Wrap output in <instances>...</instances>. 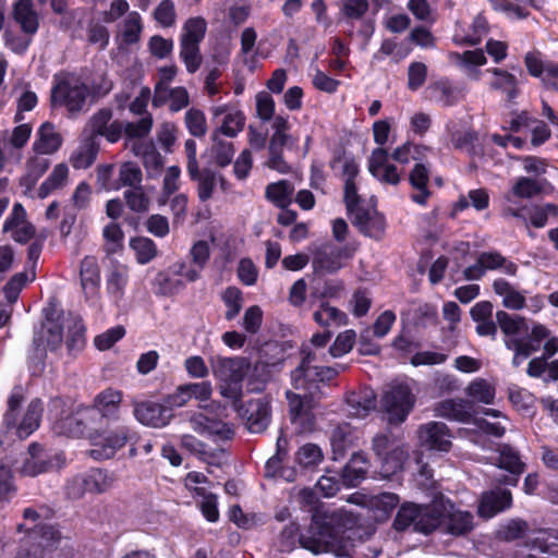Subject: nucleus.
<instances>
[{
  "label": "nucleus",
  "instance_id": "nucleus-29",
  "mask_svg": "<svg viewBox=\"0 0 558 558\" xmlns=\"http://www.w3.org/2000/svg\"><path fill=\"white\" fill-rule=\"evenodd\" d=\"M352 222L364 234L379 239L384 234L386 222L383 215L374 208H362L350 216Z\"/></svg>",
  "mask_w": 558,
  "mask_h": 558
},
{
  "label": "nucleus",
  "instance_id": "nucleus-26",
  "mask_svg": "<svg viewBox=\"0 0 558 558\" xmlns=\"http://www.w3.org/2000/svg\"><path fill=\"white\" fill-rule=\"evenodd\" d=\"M418 438L423 446L432 450L447 452L451 447L448 427L440 422H429L421 426Z\"/></svg>",
  "mask_w": 558,
  "mask_h": 558
},
{
  "label": "nucleus",
  "instance_id": "nucleus-1",
  "mask_svg": "<svg viewBox=\"0 0 558 558\" xmlns=\"http://www.w3.org/2000/svg\"><path fill=\"white\" fill-rule=\"evenodd\" d=\"M23 400L22 387H14L9 396L8 410L0 428V445L3 447L11 446L15 440L27 438L39 427L43 402L39 399L32 400L25 412L21 414L20 407Z\"/></svg>",
  "mask_w": 558,
  "mask_h": 558
},
{
  "label": "nucleus",
  "instance_id": "nucleus-34",
  "mask_svg": "<svg viewBox=\"0 0 558 558\" xmlns=\"http://www.w3.org/2000/svg\"><path fill=\"white\" fill-rule=\"evenodd\" d=\"M399 496L393 493L364 496L362 504L372 512L377 521L386 520L398 506Z\"/></svg>",
  "mask_w": 558,
  "mask_h": 558
},
{
  "label": "nucleus",
  "instance_id": "nucleus-28",
  "mask_svg": "<svg viewBox=\"0 0 558 558\" xmlns=\"http://www.w3.org/2000/svg\"><path fill=\"white\" fill-rule=\"evenodd\" d=\"M144 29L143 19L136 11H131L119 24L116 36L118 46L122 49L140 43Z\"/></svg>",
  "mask_w": 558,
  "mask_h": 558
},
{
  "label": "nucleus",
  "instance_id": "nucleus-30",
  "mask_svg": "<svg viewBox=\"0 0 558 558\" xmlns=\"http://www.w3.org/2000/svg\"><path fill=\"white\" fill-rule=\"evenodd\" d=\"M190 424L193 430L198 434H209L222 439H230L234 434L229 424L217 418L208 417L203 412L192 414L190 416Z\"/></svg>",
  "mask_w": 558,
  "mask_h": 558
},
{
  "label": "nucleus",
  "instance_id": "nucleus-57",
  "mask_svg": "<svg viewBox=\"0 0 558 558\" xmlns=\"http://www.w3.org/2000/svg\"><path fill=\"white\" fill-rule=\"evenodd\" d=\"M178 72V68L175 65L162 66L158 71L159 80L154 88V97L153 105L155 107L162 106V100L165 99L166 89L169 88V84L173 81Z\"/></svg>",
  "mask_w": 558,
  "mask_h": 558
},
{
  "label": "nucleus",
  "instance_id": "nucleus-42",
  "mask_svg": "<svg viewBox=\"0 0 558 558\" xmlns=\"http://www.w3.org/2000/svg\"><path fill=\"white\" fill-rule=\"evenodd\" d=\"M411 186L416 191L412 195V201L420 205H425L430 192L427 187L429 182V170L421 162L414 165L409 175Z\"/></svg>",
  "mask_w": 558,
  "mask_h": 558
},
{
  "label": "nucleus",
  "instance_id": "nucleus-32",
  "mask_svg": "<svg viewBox=\"0 0 558 558\" xmlns=\"http://www.w3.org/2000/svg\"><path fill=\"white\" fill-rule=\"evenodd\" d=\"M498 466L510 472V475L497 481L507 485H517L519 475L524 471V463L517 450L508 445H504L499 450Z\"/></svg>",
  "mask_w": 558,
  "mask_h": 558
},
{
  "label": "nucleus",
  "instance_id": "nucleus-17",
  "mask_svg": "<svg viewBox=\"0 0 558 558\" xmlns=\"http://www.w3.org/2000/svg\"><path fill=\"white\" fill-rule=\"evenodd\" d=\"M123 401V392L114 388H106L98 392L88 410L96 412L94 420L96 423H101L109 420H118L120 408Z\"/></svg>",
  "mask_w": 558,
  "mask_h": 558
},
{
  "label": "nucleus",
  "instance_id": "nucleus-25",
  "mask_svg": "<svg viewBox=\"0 0 558 558\" xmlns=\"http://www.w3.org/2000/svg\"><path fill=\"white\" fill-rule=\"evenodd\" d=\"M62 145V134L53 123L46 121L36 130L31 148L32 151L51 156L58 153Z\"/></svg>",
  "mask_w": 558,
  "mask_h": 558
},
{
  "label": "nucleus",
  "instance_id": "nucleus-2",
  "mask_svg": "<svg viewBox=\"0 0 558 558\" xmlns=\"http://www.w3.org/2000/svg\"><path fill=\"white\" fill-rule=\"evenodd\" d=\"M136 433L126 424L117 420L96 423L90 429L89 444L92 449L88 454L94 460H107L124 448L128 444H134Z\"/></svg>",
  "mask_w": 558,
  "mask_h": 558
},
{
  "label": "nucleus",
  "instance_id": "nucleus-46",
  "mask_svg": "<svg viewBox=\"0 0 558 558\" xmlns=\"http://www.w3.org/2000/svg\"><path fill=\"white\" fill-rule=\"evenodd\" d=\"M211 141L209 153L213 161L221 168L229 166L235 153L233 143L221 138L218 133H213Z\"/></svg>",
  "mask_w": 558,
  "mask_h": 558
},
{
  "label": "nucleus",
  "instance_id": "nucleus-43",
  "mask_svg": "<svg viewBox=\"0 0 558 558\" xmlns=\"http://www.w3.org/2000/svg\"><path fill=\"white\" fill-rule=\"evenodd\" d=\"M428 97L444 106L450 107L457 104L462 97L460 89L447 80H441L427 87Z\"/></svg>",
  "mask_w": 558,
  "mask_h": 558
},
{
  "label": "nucleus",
  "instance_id": "nucleus-23",
  "mask_svg": "<svg viewBox=\"0 0 558 558\" xmlns=\"http://www.w3.org/2000/svg\"><path fill=\"white\" fill-rule=\"evenodd\" d=\"M3 231L19 243L28 242L35 234V227L26 220V210L22 204L15 203L3 223Z\"/></svg>",
  "mask_w": 558,
  "mask_h": 558
},
{
  "label": "nucleus",
  "instance_id": "nucleus-21",
  "mask_svg": "<svg viewBox=\"0 0 558 558\" xmlns=\"http://www.w3.org/2000/svg\"><path fill=\"white\" fill-rule=\"evenodd\" d=\"M46 154L31 150L25 161V172L20 179V185L27 197L35 198V186L38 180L47 172L51 162Z\"/></svg>",
  "mask_w": 558,
  "mask_h": 558
},
{
  "label": "nucleus",
  "instance_id": "nucleus-50",
  "mask_svg": "<svg viewBox=\"0 0 558 558\" xmlns=\"http://www.w3.org/2000/svg\"><path fill=\"white\" fill-rule=\"evenodd\" d=\"M314 320L323 327H340L347 325L348 316L337 307L324 303L314 313Z\"/></svg>",
  "mask_w": 558,
  "mask_h": 558
},
{
  "label": "nucleus",
  "instance_id": "nucleus-5",
  "mask_svg": "<svg viewBox=\"0 0 558 558\" xmlns=\"http://www.w3.org/2000/svg\"><path fill=\"white\" fill-rule=\"evenodd\" d=\"M543 342V356L550 359L558 352V337L545 325L534 323L526 338L507 339L505 345L513 352L512 365L518 367L533 353L539 351Z\"/></svg>",
  "mask_w": 558,
  "mask_h": 558
},
{
  "label": "nucleus",
  "instance_id": "nucleus-36",
  "mask_svg": "<svg viewBox=\"0 0 558 558\" xmlns=\"http://www.w3.org/2000/svg\"><path fill=\"white\" fill-rule=\"evenodd\" d=\"M447 142L453 148L472 153L474 150V142L476 133L465 128L461 122L449 121L446 124Z\"/></svg>",
  "mask_w": 558,
  "mask_h": 558
},
{
  "label": "nucleus",
  "instance_id": "nucleus-40",
  "mask_svg": "<svg viewBox=\"0 0 558 558\" xmlns=\"http://www.w3.org/2000/svg\"><path fill=\"white\" fill-rule=\"evenodd\" d=\"M69 172L65 163H57L39 187L35 189V198L45 199L52 192L63 189L68 184Z\"/></svg>",
  "mask_w": 558,
  "mask_h": 558
},
{
  "label": "nucleus",
  "instance_id": "nucleus-10",
  "mask_svg": "<svg viewBox=\"0 0 558 558\" xmlns=\"http://www.w3.org/2000/svg\"><path fill=\"white\" fill-rule=\"evenodd\" d=\"M300 366L291 373L292 384L295 389L312 390L317 388V383L329 381L337 376V371L331 367L319 366L315 364L317 361L316 352H306Z\"/></svg>",
  "mask_w": 558,
  "mask_h": 558
},
{
  "label": "nucleus",
  "instance_id": "nucleus-44",
  "mask_svg": "<svg viewBox=\"0 0 558 558\" xmlns=\"http://www.w3.org/2000/svg\"><path fill=\"white\" fill-rule=\"evenodd\" d=\"M129 282V269L123 265H116L109 271L106 280V289L114 302H119Z\"/></svg>",
  "mask_w": 558,
  "mask_h": 558
},
{
  "label": "nucleus",
  "instance_id": "nucleus-51",
  "mask_svg": "<svg viewBox=\"0 0 558 558\" xmlns=\"http://www.w3.org/2000/svg\"><path fill=\"white\" fill-rule=\"evenodd\" d=\"M331 169L336 175L340 177L344 182L355 181L360 168L356 160L348 155H339L331 161Z\"/></svg>",
  "mask_w": 558,
  "mask_h": 558
},
{
  "label": "nucleus",
  "instance_id": "nucleus-12",
  "mask_svg": "<svg viewBox=\"0 0 558 558\" xmlns=\"http://www.w3.org/2000/svg\"><path fill=\"white\" fill-rule=\"evenodd\" d=\"M114 477L106 470L90 469L78 474L69 483L68 494L73 498H80L85 494H102L109 490Z\"/></svg>",
  "mask_w": 558,
  "mask_h": 558
},
{
  "label": "nucleus",
  "instance_id": "nucleus-39",
  "mask_svg": "<svg viewBox=\"0 0 558 558\" xmlns=\"http://www.w3.org/2000/svg\"><path fill=\"white\" fill-rule=\"evenodd\" d=\"M436 412L438 416L466 423L472 417V404L463 399H449L440 402Z\"/></svg>",
  "mask_w": 558,
  "mask_h": 558
},
{
  "label": "nucleus",
  "instance_id": "nucleus-47",
  "mask_svg": "<svg viewBox=\"0 0 558 558\" xmlns=\"http://www.w3.org/2000/svg\"><path fill=\"white\" fill-rule=\"evenodd\" d=\"M294 186L288 180H280L266 186V198L277 207L286 208L292 202Z\"/></svg>",
  "mask_w": 558,
  "mask_h": 558
},
{
  "label": "nucleus",
  "instance_id": "nucleus-64",
  "mask_svg": "<svg viewBox=\"0 0 558 558\" xmlns=\"http://www.w3.org/2000/svg\"><path fill=\"white\" fill-rule=\"evenodd\" d=\"M541 192L539 184L530 178H520L512 186V190L506 194V199L511 202L512 197L531 198Z\"/></svg>",
  "mask_w": 558,
  "mask_h": 558
},
{
  "label": "nucleus",
  "instance_id": "nucleus-16",
  "mask_svg": "<svg viewBox=\"0 0 558 558\" xmlns=\"http://www.w3.org/2000/svg\"><path fill=\"white\" fill-rule=\"evenodd\" d=\"M239 415L245 418L251 433L264 432L270 422V405L266 399L250 400L245 405L233 402Z\"/></svg>",
  "mask_w": 558,
  "mask_h": 558
},
{
  "label": "nucleus",
  "instance_id": "nucleus-13",
  "mask_svg": "<svg viewBox=\"0 0 558 558\" xmlns=\"http://www.w3.org/2000/svg\"><path fill=\"white\" fill-rule=\"evenodd\" d=\"M488 270H500L505 275L515 276L518 265L507 259L499 252H482L478 254L476 263L466 267L463 275L466 280H480Z\"/></svg>",
  "mask_w": 558,
  "mask_h": 558
},
{
  "label": "nucleus",
  "instance_id": "nucleus-24",
  "mask_svg": "<svg viewBox=\"0 0 558 558\" xmlns=\"http://www.w3.org/2000/svg\"><path fill=\"white\" fill-rule=\"evenodd\" d=\"M81 287L87 302L95 304L99 296L100 268L95 256H85L80 267Z\"/></svg>",
  "mask_w": 558,
  "mask_h": 558
},
{
  "label": "nucleus",
  "instance_id": "nucleus-20",
  "mask_svg": "<svg viewBox=\"0 0 558 558\" xmlns=\"http://www.w3.org/2000/svg\"><path fill=\"white\" fill-rule=\"evenodd\" d=\"M313 391L311 396L287 391L290 415L292 423L300 427L301 432H311L315 425V417L311 410L313 408Z\"/></svg>",
  "mask_w": 558,
  "mask_h": 558
},
{
  "label": "nucleus",
  "instance_id": "nucleus-56",
  "mask_svg": "<svg viewBox=\"0 0 558 558\" xmlns=\"http://www.w3.org/2000/svg\"><path fill=\"white\" fill-rule=\"evenodd\" d=\"M466 393L477 402L490 404L495 399V387L486 379L476 378L469 384Z\"/></svg>",
  "mask_w": 558,
  "mask_h": 558
},
{
  "label": "nucleus",
  "instance_id": "nucleus-48",
  "mask_svg": "<svg viewBox=\"0 0 558 558\" xmlns=\"http://www.w3.org/2000/svg\"><path fill=\"white\" fill-rule=\"evenodd\" d=\"M17 530L19 532H26L34 541L40 537L39 544L41 546H54L62 538L61 532L53 525L25 526L24 524H20Z\"/></svg>",
  "mask_w": 558,
  "mask_h": 558
},
{
  "label": "nucleus",
  "instance_id": "nucleus-15",
  "mask_svg": "<svg viewBox=\"0 0 558 558\" xmlns=\"http://www.w3.org/2000/svg\"><path fill=\"white\" fill-rule=\"evenodd\" d=\"M95 414L87 405H80L74 412L58 420L54 429L70 437H85L89 441L90 429L96 424L93 417Z\"/></svg>",
  "mask_w": 558,
  "mask_h": 558
},
{
  "label": "nucleus",
  "instance_id": "nucleus-55",
  "mask_svg": "<svg viewBox=\"0 0 558 558\" xmlns=\"http://www.w3.org/2000/svg\"><path fill=\"white\" fill-rule=\"evenodd\" d=\"M35 279V272L31 270L29 272H19L15 274L4 286L3 293L8 304L13 305L28 281H33Z\"/></svg>",
  "mask_w": 558,
  "mask_h": 558
},
{
  "label": "nucleus",
  "instance_id": "nucleus-6",
  "mask_svg": "<svg viewBox=\"0 0 558 558\" xmlns=\"http://www.w3.org/2000/svg\"><path fill=\"white\" fill-rule=\"evenodd\" d=\"M439 512L435 508L407 502L398 510L393 527L397 531L412 529L414 532L428 534L439 526Z\"/></svg>",
  "mask_w": 558,
  "mask_h": 558
},
{
  "label": "nucleus",
  "instance_id": "nucleus-59",
  "mask_svg": "<svg viewBox=\"0 0 558 558\" xmlns=\"http://www.w3.org/2000/svg\"><path fill=\"white\" fill-rule=\"evenodd\" d=\"M130 246L135 252L136 260L141 265L149 263L157 255V246L149 238L138 236L132 239Z\"/></svg>",
  "mask_w": 558,
  "mask_h": 558
},
{
  "label": "nucleus",
  "instance_id": "nucleus-27",
  "mask_svg": "<svg viewBox=\"0 0 558 558\" xmlns=\"http://www.w3.org/2000/svg\"><path fill=\"white\" fill-rule=\"evenodd\" d=\"M512 505V496L508 489H493L483 493L477 512L484 519H490L497 513L510 508Z\"/></svg>",
  "mask_w": 558,
  "mask_h": 558
},
{
  "label": "nucleus",
  "instance_id": "nucleus-31",
  "mask_svg": "<svg viewBox=\"0 0 558 558\" xmlns=\"http://www.w3.org/2000/svg\"><path fill=\"white\" fill-rule=\"evenodd\" d=\"M442 507L446 513H439V526L444 525L448 533L463 535L473 529V515L469 511L456 510L452 505H449V509L445 505Z\"/></svg>",
  "mask_w": 558,
  "mask_h": 558
},
{
  "label": "nucleus",
  "instance_id": "nucleus-58",
  "mask_svg": "<svg viewBox=\"0 0 558 558\" xmlns=\"http://www.w3.org/2000/svg\"><path fill=\"white\" fill-rule=\"evenodd\" d=\"M489 205V194L485 189H475L471 190L468 193V196H461L459 201L454 205L456 210H464L469 206L474 207L476 210L481 211L488 207Z\"/></svg>",
  "mask_w": 558,
  "mask_h": 558
},
{
  "label": "nucleus",
  "instance_id": "nucleus-60",
  "mask_svg": "<svg viewBox=\"0 0 558 558\" xmlns=\"http://www.w3.org/2000/svg\"><path fill=\"white\" fill-rule=\"evenodd\" d=\"M97 147L93 143H84L70 156V162L75 169H86L93 165L97 157Z\"/></svg>",
  "mask_w": 558,
  "mask_h": 558
},
{
  "label": "nucleus",
  "instance_id": "nucleus-45",
  "mask_svg": "<svg viewBox=\"0 0 558 558\" xmlns=\"http://www.w3.org/2000/svg\"><path fill=\"white\" fill-rule=\"evenodd\" d=\"M14 19L24 33L34 35L38 29V17L32 0H19L14 7Z\"/></svg>",
  "mask_w": 558,
  "mask_h": 558
},
{
  "label": "nucleus",
  "instance_id": "nucleus-54",
  "mask_svg": "<svg viewBox=\"0 0 558 558\" xmlns=\"http://www.w3.org/2000/svg\"><path fill=\"white\" fill-rule=\"evenodd\" d=\"M354 432L349 425H340L332 430L331 434V447L333 453L338 457H342L345 451L353 446Z\"/></svg>",
  "mask_w": 558,
  "mask_h": 558
},
{
  "label": "nucleus",
  "instance_id": "nucleus-8",
  "mask_svg": "<svg viewBox=\"0 0 558 558\" xmlns=\"http://www.w3.org/2000/svg\"><path fill=\"white\" fill-rule=\"evenodd\" d=\"M372 448L381 462V473L388 477L398 472L407 458L402 442L389 432L378 433L374 436Z\"/></svg>",
  "mask_w": 558,
  "mask_h": 558
},
{
  "label": "nucleus",
  "instance_id": "nucleus-4",
  "mask_svg": "<svg viewBox=\"0 0 558 558\" xmlns=\"http://www.w3.org/2000/svg\"><path fill=\"white\" fill-rule=\"evenodd\" d=\"M333 522L335 518L332 515L314 512L308 529L300 536L302 547L315 555L331 553L343 556L345 550L340 544Z\"/></svg>",
  "mask_w": 558,
  "mask_h": 558
},
{
  "label": "nucleus",
  "instance_id": "nucleus-14",
  "mask_svg": "<svg viewBox=\"0 0 558 558\" xmlns=\"http://www.w3.org/2000/svg\"><path fill=\"white\" fill-rule=\"evenodd\" d=\"M415 399L407 385L392 386L383 398V407L390 423H402L414 405Z\"/></svg>",
  "mask_w": 558,
  "mask_h": 558
},
{
  "label": "nucleus",
  "instance_id": "nucleus-35",
  "mask_svg": "<svg viewBox=\"0 0 558 558\" xmlns=\"http://www.w3.org/2000/svg\"><path fill=\"white\" fill-rule=\"evenodd\" d=\"M486 72L494 76L489 87L505 94L507 101H513L519 96V80L513 73L500 68H490Z\"/></svg>",
  "mask_w": 558,
  "mask_h": 558
},
{
  "label": "nucleus",
  "instance_id": "nucleus-41",
  "mask_svg": "<svg viewBox=\"0 0 558 558\" xmlns=\"http://www.w3.org/2000/svg\"><path fill=\"white\" fill-rule=\"evenodd\" d=\"M494 292L502 298V305L512 311H520L525 306V296L515 289L510 282L502 278L495 279L493 282Z\"/></svg>",
  "mask_w": 558,
  "mask_h": 558
},
{
  "label": "nucleus",
  "instance_id": "nucleus-7",
  "mask_svg": "<svg viewBox=\"0 0 558 558\" xmlns=\"http://www.w3.org/2000/svg\"><path fill=\"white\" fill-rule=\"evenodd\" d=\"M312 266L314 271L320 275L333 274L343 268L350 260L355 247L351 244L337 245L333 243H324L311 248Z\"/></svg>",
  "mask_w": 558,
  "mask_h": 558
},
{
  "label": "nucleus",
  "instance_id": "nucleus-62",
  "mask_svg": "<svg viewBox=\"0 0 558 558\" xmlns=\"http://www.w3.org/2000/svg\"><path fill=\"white\" fill-rule=\"evenodd\" d=\"M194 494L202 497L199 509L206 520L209 522H217L219 520L217 496L206 492L203 487H194Z\"/></svg>",
  "mask_w": 558,
  "mask_h": 558
},
{
  "label": "nucleus",
  "instance_id": "nucleus-53",
  "mask_svg": "<svg viewBox=\"0 0 558 558\" xmlns=\"http://www.w3.org/2000/svg\"><path fill=\"white\" fill-rule=\"evenodd\" d=\"M207 29L206 21L203 17L189 19L183 27L180 41L199 45Z\"/></svg>",
  "mask_w": 558,
  "mask_h": 558
},
{
  "label": "nucleus",
  "instance_id": "nucleus-3",
  "mask_svg": "<svg viewBox=\"0 0 558 558\" xmlns=\"http://www.w3.org/2000/svg\"><path fill=\"white\" fill-rule=\"evenodd\" d=\"M210 369L218 381L219 392L223 398L240 402L242 381L248 374L251 363L243 356H213L209 360Z\"/></svg>",
  "mask_w": 558,
  "mask_h": 558
},
{
  "label": "nucleus",
  "instance_id": "nucleus-22",
  "mask_svg": "<svg viewBox=\"0 0 558 558\" xmlns=\"http://www.w3.org/2000/svg\"><path fill=\"white\" fill-rule=\"evenodd\" d=\"M389 154L385 148H375L368 159V171L381 183L398 185L401 174L397 167L389 162Z\"/></svg>",
  "mask_w": 558,
  "mask_h": 558
},
{
  "label": "nucleus",
  "instance_id": "nucleus-49",
  "mask_svg": "<svg viewBox=\"0 0 558 558\" xmlns=\"http://www.w3.org/2000/svg\"><path fill=\"white\" fill-rule=\"evenodd\" d=\"M496 322L501 332L505 335V340L519 338L518 335L525 329V318L519 315H511L505 311L496 312Z\"/></svg>",
  "mask_w": 558,
  "mask_h": 558
},
{
  "label": "nucleus",
  "instance_id": "nucleus-19",
  "mask_svg": "<svg viewBox=\"0 0 558 558\" xmlns=\"http://www.w3.org/2000/svg\"><path fill=\"white\" fill-rule=\"evenodd\" d=\"M211 113L218 124L214 133H218L220 136L235 137L244 129L245 116L234 106H216L211 109Z\"/></svg>",
  "mask_w": 558,
  "mask_h": 558
},
{
  "label": "nucleus",
  "instance_id": "nucleus-37",
  "mask_svg": "<svg viewBox=\"0 0 558 558\" xmlns=\"http://www.w3.org/2000/svg\"><path fill=\"white\" fill-rule=\"evenodd\" d=\"M257 34L253 27H246L241 33V48L238 52L236 60L245 66L251 73L258 65V53L255 48Z\"/></svg>",
  "mask_w": 558,
  "mask_h": 558
},
{
  "label": "nucleus",
  "instance_id": "nucleus-33",
  "mask_svg": "<svg viewBox=\"0 0 558 558\" xmlns=\"http://www.w3.org/2000/svg\"><path fill=\"white\" fill-rule=\"evenodd\" d=\"M348 414L353 417H366L376 409V396L369 388L352 391L347 397Z\"/></svg>",
  "mask_w": 558,
  "mask_h": 558
},
{
  "label": "nucleus",
  "instance_id": "nucleus-61",
  "mask_svg": "<svg viewBox=\"0 0 558 558\" xmlns=\"http://www.w3.org/2000/svg\"><path fill=\"white\" fill-rule=\"evenodd\" d=\"M142 179L143 173L137 163L133 161L123 162L119 167V184L116 189L120 186H129L130 189L141 186Z\"/></svg>",
  "mask_w": 558,
  "mask_h": 558
},
{
  "label": "nucleus",
  "instance_id": "nucleus-9",
  "mask_svg": "<svg viewBox=\"0 0 558 558\" xmlns=\"http://www.w3.org/2000/svg\"><path fill=\"white\" fill-rule=\"evenodd\" d=\"M64 465V457L61 452H49L40 445L33 442L28 446L20 465L15 471L22 476H37L58 470Z\"/></svg>",
  "mask_w": 558,
  "mask_h": 558
},
{
  "label": "nucleus",
  "instance_id": "nucleus-11",
  "mask_svg": "<svg viewBox=\"0 0 558 558\" xmlns=\"http://www.w3.org/2000/svg\"><path fill=\"white\" fill-rule=\"evenodd\" d=\"M88 87L75 76H66L53 88L51 94L52 105L63 107L70 114L82 111L86 105Z\"/></svg>",
  "mask_w": 558,
  "mask_h": 558
},
{
  "label": "nucleus",
  "instance_id": "nucleus-38",
  "mask_svg": "<svg viewBox=\"0 0 558 558\" xmlns=\"http://www.w3.org/2000/svg\"><path fill=\"white\" fill-rule=\"evenodd\" d=\"M192 181L197 183V196L203 203L213 198L217 186L220 184L223 186L225 179L221 174L210 170H196V174H189Z\"/></svg>",
  "mask_w": 558,
  "mask_h": 558
},
{
  "label": "nucleus",
  "instance_id": "nucleus-18",
  "mask_svg": "<svg viewBox=\"0 0 558 558\" xmlns=\"http://www.w3.org/2000/svg\"><path fill=\"white\" fill-rule=\"evenodd\" d=\"M133 415L143 425L161 428L172 418L171 409L154 401H134Z\"/></svg>",
  "mask_w": 558,
  "mask_h": 558
},
{
  "label": "nucleus",
  "instance_id": "nucleus-63",
  "mask_svg": "<svg viewBox=\"0 0 558 558\" xmlns=\"http://www.w3.org/2000/svg\"><path fill=\"white\" fill-rule=\"evenodd\" d=\"M153 17L156 23L163 28L174 26L177 23L174 2L172 0L160 1L153 12Z\"/></svg>",
  "mask_w": 558,
  "mask_h": 558
},
{
  "label": "nucleus",
  "instance_id": "nucleus-52",
  "mask_svg": "<svg viewBox=\"0 0 558 558\" xmlns=\"http://www.w3.org/2000/svg\"><path fill=\"white\" fill-rule=\"evenodd\" d=\"M184 282L169 272H158L154 279L155 293L163 296H170L184 289Z\"/></svg>",
  "mask_w": 558,
  "mask_h": 558
}]
</instances>
